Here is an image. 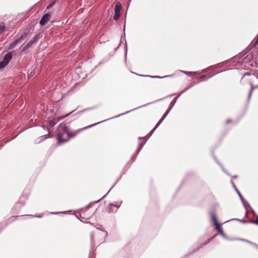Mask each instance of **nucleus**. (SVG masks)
Here are the masks:
<instances>
[{
    "mask_svg": "<svg viewBox=\"0 0 258 258\" xmlns=\"http://www.w3.org/2000/svg\"><path fill=\"white\" fill-rule=\"evenodd\" d=\"M107 119H106L107 120ZM106 120L94 123L93 124L86 126L85 127H83L82 128L79 129L75 132L74 134H71L69 133V129L66 125L63 126H60L59 127V131L58 133L57 136V139L58 140V142L60 143H63L66 142H67L69 140V138L70 137H74L77 134L79 133L81 131L85 130L86 128H88L89 127H91L92 126H93L96 124H98L102 122L105 121Z\"/></svg>",
    "mask_w": 258,
    "mask_h": 258,
    "instance_id": "1",
    "label": "nucleus"
},
{
    "mask_svg": "<svg viewBox=\"0 0 258 258\" xmlns=\"http://www.w3.org/2000/svg\"><path fill=\"white\" fill-rule=\"evenodd\" d=\"M107 194L104 195L102 198L98 200L92 202L90 203L88 205L86 206L85 207L81 209L82 212L80 214V216L82 218L85 219L86 217L85 216L83 217L82 214L85 215V213L88 211V209L94 204L99 203L102 199L104 198L106 196Z\"/></svg>",
    "mask_w": 258,
    "mask_h": 258,
    "instance_id": "2",
    "label": "nucleus"
},
{
    "mask_svg": "<svg viewBox=\"0 0 258 258\" xmlns=\"http://www.w3.org/2000/svg\"><path fill=\"white\" fill-rule=\"evenodd\" d=\"M11 58L12 54L10 53H7L4 58L3 61L0 62V68H3L6 66H7L9 63Z\"/></svg>",
    "mask_w": 258,
    "mask_h": 258,
    "instance_id": "3",
    "label": "nucleus"
},
{
    "mask_svg": "<svg viewBox=\"0 0 258 258\" xmlns=\"http://www.w3.org/2000/svg\"><path fill=\"white\" fill-rule=\"evenodd\" d=\"M172 107H171L163 115L162 117L160 119L159 121L157 123L156 126L150 132L149 135H151L154 132V131L156 129V128L162 123V122L163 121L164 118L166 117V116L167 115V114L170 112V110L171 109Z\"/></svg>",
    "mask_w": 258,
    "mask_h": 258,
    "instance_id": "4",
    "label": "nucleus"
},
{
    "mask_svg": "<svg viewBox=\"0 0 258 258\" xmlns=\"http://www.w3.org/2000/svg\"><path fill=\"white\" fill-rule=\"evenodd\" d=\"M172 107H171L163 115L162 117L160 119L159 121L157 123L156 126L150 132L149 135H151L154 132V131L156 129V128L162 123V122L163 121L164 118L166 117V116L167 115V114L170 112V110L171 109Z\"/></svg>",
    "mask_w": 258,
    "mask_h": 258,
    "instance_id": "5",
    "label": "nucleus"
},
{
    "mask_svg": "<svg viewBox=\"0 0 258 258\" xmlns=\"http://www.w3.org/2000/svg\"><path fill=\"white\" fill-rule=\"evenodd\" d=\"M215 229L224 239L228 240H230V239L225 234L220 224L216 225V226H215Z\"/></svg>",
    "mask_w": 258,
    "mask_h": 258,
    "instance_id": "6",
    "label": "nucleus"
},
{
    "mask_svg": "<svg viewBox=\"0 0 258 258\" xmlns=\"http://www.w3.org/2000/svg\"><path fill=\"white\" fill-rule=\"evenodd\" d=\"M90 239H91V247H90L89 257H92L91 253L92 252L93 253L94 252V251L96 250V249L95 248V244H94V241H93V235L92 233L90 234Z\"/></svg>",
    "mask_w": 258,
    "mask_h": 258,
    "instance_id": "7",
    "label": "nucleus"
},
{
    "mask_svg": "<svg viewBox=\"0 0 258 258\" xmlns=\"http://www.w3.org/2000/svg\"><path fill=\"white\" fill-rule=\"evenodd\" d=\"M50 19V15L49 14H45L41 19L40 24L41 25H44Z\"/></svg>",
    "mask_w": 258,
    "mask_h": 258,
    "instance_id": "8",
    "label": "nucleus"
},
{
    "mask_svg": "<svg viewBox=\"0 0 258 258\" xmlns=\"http://www.w3.org/2000/svg\"><path fill=\"white\" fill-rule=\"evenodd\" d=\"M37 217L38 218H41V215H22V216H13L12 218L13 220H17L19 219V218H22V217H26V218H31V217Z\"/></svg>",
    "mask_w": 258,
    "mask_h": 258,
    "instance_id": "9",
    "label": "nucleus"
},
{
    "mask_svg": "<svg viewBox=\"0 0 258 258\" xmlns=\"http://www.w3.org/2000/svg\"><path fill=\"white\" fill-rule=\"evenodd\" d=\"M25 205V202L23 201L19 202L16 203L15 205L13 208L14 210H19L20 209L21 207Z\"/></svg>",
    "mask_w": 258,
    "mask_h": 258,
    "instance_id": "10",
    "label": "nucleus"
},
{
    "mask_svg": "<svg viewBox=\"0 0 258 258\" xmlns=\"http://www.w3.org/2000/svg\"><path fill=\"white\" fill-rule=\"evenodd\" d=\"M210 242H211L210 240H209V239H208L205 242L200 244V245L199 246H198L197 247V248H195L192 252H195L196 251H198V250H199L200 249L202 248L204 246L208 244H209Z\"/></svg>",
    "mask_w": 258,
    "mask_h": 258,
    "instance_id": "11",
    "label": "nucleus"
},
{
    "mask_svg": "<svg viewBox=\"0 0 258 258\" xmlns=\"http://www.w3.org/2000/svg\"><path fill=\"white\" fill-rule=\"evenodd\" d=\"M231 183L233 188H234L235 190L237 193L240 200L243 201V198L242 196L241 195V194H240V192H239V191L238 190V189H237V188L236 187L234 181L233 180H231Z\"/></svg>",
    "mask_w": 258,
    "mask_h": 258,
    "instance_id": "12",
    "label": "nucleus"
},
{
    "mask_svg": "<svg viewBox=\"0 0 258 258\" xmlns=\"http://www.w3.org/2000/svg\"><path fill=\"white\" fill-rule=\"evenodd\" d=\"M26 37V35L24 34L22 36L20 39H17L15 40L13 43L11 44V46L13 48L18 43L21 42V40L24 38Z\"/></svg>",
    "mask_w": 258,
    "mask_h": 258,
    "instance_id": "13",
    "label": "nucleus"
},
{
    "mask_svg": "<svg viewBox=\"0 0 258 258\" xmlns=\"http://www.w3.org/2000/svg\"><path fill=\"white\" fill-rule=\"evenodd\" d=\"M107 211L108 213H116L117 210L116 208H115L113 206H110V204L108 205L107 207Z\"/></svg>",
    "mask_w": 258,
    "mask_h": 258,
    "instance_id": "14",
    "label": "nucleus"
},
{
    "mask_svg": "<svg viewBox=\"0 0 258 258\" xmlns=\"http://www.w3.org/2000/svg\"><path fill=\"white\" fill-rule=\"evenodd\" d=\"M122 201H120V202H117L115 204L110 203V205L113 206V207L115 208H116L117 210L120 207V206L122 204Z\"/></svg>",
    "mask_w": 258,
    "mask_h": 258,
    "instance_id": "15",
    "label": "nucleus"
},
{
    "mask_svg": "<svg viewBox=\"0 0 258 258\" xmlns=\"http://www.w3.org/2000/svg\"><path fill=\"white\" fill-rule=\"evenodd\" d=\"M121 9V5L119 3H117L115 7V13H120V11Z\"/></svg>",
    "mask_w": 258,
    "mask_h": 258,
    "instance_id": "16",
    "label": "nucleus"
},
{
    "mask_svg": "<svg viewBox=\"0 0 258 258\" xmlns=\"http://www.w3.org/2000/svg\"><path fill=\"white\" fill-rule=\"evenodd\" d=\"M212 220L213 221L215 226H216V225H218L220 224L218 223V220H217V219L216 218V215H215V214L214 213H213L212 215Z\"/></svg>",
    "mask_w": 258,
    "mask_h": 258,
    "instance_id": "17",
    "label": "nucleus"
},
{
    "mask_svg": "<svg viewBox=\"0 0 258 258\" xmlns=\"http://www.w3.org/2000/svg\"><path fill=\"white\" fill-rule=\"evenodd\" d=\"M35 68H32L29 71L28 76L29 78H30L34 75L35 72H34Z\"/></svg>",
    "mask_w": 258,
    "mask_h": 258,
    "instance_id": "18",
    "label": "nucleus"
},
{
    "mask_svg": "<svg viewBox=\"0 0 258 258\" xmlns=\"http://www.w3.org/2000/svg\"><path fill=\"white\" fill-rule=\"evenodd\" d=\"M250 85H251V90H250V91L249 92V95H248V98H249L250 97V96L251 95L252 92L253 90L254 89L258 87V85L256 86H254L252 83H251Z\"/></svg>",
    "mask_w": 258,
    "mask_h": 258,
    "instance_id": "19",
    "label": "nucleus"
},
{
    "mask_svg": "<svg viewBox=\"0 0 258 258\" xmlns=\"http://www.w3.org/2000/svg\"><path fill=\"white\" fill-rule=\"evenodd\" d=\"M241 202L242 203V205H243V206L244 207L245 210L247 209V207H250V205L248 204V203H247V202L245 201L244 199H243V201L241 200Z\"/></svg>",
    "mask_w": 258,
    "mask_h": 258,
    "instance_id": "20",
    "label": "nucleus"
},
{
    "mask_svg": "<svg viewBox=\"0 0 258 258\" xmlns=\"http://www.w3.org/2000/svg\"><path fill=\"white\" fill-rule=\"evenodd\" d=\"M256 219L255 220L249 221V223H252L258 225V215H255Z\"/></svg>",
    "mask_w": 258,
    "mask_h": 258,
    "instance_id": "21",
    "label": "nucleus"
},
{
    "mask_svg": "<svg viewBox=\"0 0 258 258\" xmlns=\"http://www.w3.org/2000/svg\"><path fill=\"white\" fill-rule=\"evenodd\" d=\"M107 233L105 231H101L99 232V235L102 237H105L107 236Z\"/></svg>",
    "mask_w": 258,
    "mask_h": 258,
    "instance_id": "22",
    "label": "nucleus"
},
{
    "mask_svg": "<svg viewBox=\"0 0 258 258\" xmlns=\"http://www.w3.org/2000/svg\"><path fill=\"white\" fill-rule=\"evenodd\" d=\"M144 77H151V78H165V77H169L170 76H164V77H159V76H149V75H146V76H144Z\"/></svg>",
    "mask_w": 258,
    "mask_h": 258,
    "instance_id": "23",
    "label": "nucleus"
},
{
    "mask_svg": "<svg viewBox=\"0 0 258 258\" xmlns=\"http://www.w3.org/2000/svg\"><path fill=\"white\" fill-rule=\"evenodd\" d=\"M182 73H183L185 74L190 75L191 74H196V72H186V71H182Z\"/></svg>",
    "mask_w": 258,
    "mask_h": 258,
    "instance_id": "24",
    "label": "nucleus"
},
{
    "mask_svg": "<svg viewBox=\"0 0 258 258\" xmlns=\"http://www.w3.org/2000/svg\"><path fill=\"white\" fill-rule=\"evenodd\" d=\"M120 17L119 13H115V15L114 16V19L116 21L118 20Z\"/></svg>",
    "mask_w": 258,
    "mask_h": 258,
    "instance_id": "25",
    "label": "nucleus"
},
{
    "mask_svg": "<svg viewBox=\"0 0 258 258\" xmlns=\"http://www.w3.org/2000/svg\"><path fill=\"white\" fill-rule=\"evenodd\" d=\"M35 40L34 39L33 40H31L26 46V48H29V47H30V46L32 45V43H34Z\"/></svg>",
    "mask_w": 258,
    "mask_h": 258,
    "instance_id": "26",
    "label": "nucleus"
},
{
    "mask_svg": "<svg viewBox=\"0 0 258 258\" xmlns=\"http://www.w3.org/2000/svg\"><path fill=\"white\" fill-rule=\"evenodd\" d=\"M239 240H241V241H245V242H247L248 243H249L250 244L252 243V242L248 240H246V239H239Z\"/></svg>",
    "mask_w": 258,
    "mask_h": 258,
    "instance_id": "27",
    "label": "nucleus"
},
{
    "mask_svg": "<svg viewBox=\"0 0 258 258\" xmlns=\"http://www.w3.org/2000/svg\"><path fill=\"white\" fill-rule=\"evenodd\" d=\"M5 27L4 26L0 25V33H2L5 30Z\"/></svg>",
    "mask_w": 258,
    "mask_h": 258,
    "instance_id": "28",
    "label": "nucleus"
},
{
    "mask_svg": "<svg viewBox=\"0 0 258 258\" xmlns=\"http://www.w3.org/2000/svg\"><path fill=\"white\" fill-rule=\"evenodd\" d=\"M145 143H146V141H143L141 143L140 147L139 150H140L144 146V145L145 144Z\"/></svg>",
    "mask_w": 258,
    "mask_h": 258,
    "instance_id": "29",
    "label": "nucleus"
},
{
    "mask_svg": "<svg viewBox=\"0 0 258 258\" xmlns=\"http://www.w3.org/2000/svg\"><path fill=\"white\" fill-rule=\"evenodd\" d=\"M239 222L244 224L249 223V221L240 219Z\"/></svg>",
    "mask_w": 258,
    "mask_h": 258,
    "instance_id": "30",
    "label": "nucleus"
},
{
    "mask_svg": "<svg viewBox=\"0 0 258 258\" xmlns=\"http://www.w3.org/2000/svg\"><path fill=\"white\" fill-rule=\"evenodd\" d=\"M240 219H238V218H233V219H231L229 220H228L226 222H229V221H239Z\"/></svg>",
    "mask_w": 258,
    "mask_h": 258,
    "instance_id": "31",
    "label": "nucleus"
},
{
    "mask_svg": "<svg viewBox=\"0 0 258 258\" xmlns=\"http://www.w3.org/2000/svg\"><path fill=\"white\" fill-rule=\"evenodd\" d=\"M97 210V209H96L95 210V211H93V212H91V213H90V216H92L93 215H94L95 213V212H96V211Z\"/></svg>",
    "mask_w": 258,
    "mask_h": 258,
    "instance_id": "32",
    "label": "nucleus"
},
{
    "mask_svg": "<svg viewBox=\"0 0 258 258\" xmlns=\"http://www.w3.org/2000/svg\"><path fill=\"white\" fill-rule=\"evenodd\" d=\"M245 210H246V211H245V213L244 217L245 218H247L248 217V210L246 209Z\"/></svg>",
    "mask_w": 258,
    "mask_h": 258,
    "instance_id": "33",
    "label": "nucleus"
},
{
    "mask_svg": "<svg viewBox=\"0 0 258 258\" xmlns=\"http://www.w3.org/2000/svg\"><path fill=\"white\" fill-rule=\"evenodd\" d=\"M60 212H51L50 214H52V215H58L59 214H60Z\"/></svg>",
    "mask_w": 258,
    "mask_h": 258,
    "instance_id": "34",
    "label": "nucleus"
},
{
    "mask_svg": "<svg viewBox=\"0 0 258 258\" xmlns=\"http://www.w3.org/2000/svg\"><path fill=\"white\" fill-rule=\"evenodd\" d=\"M251 212L252 213V214H253V215L255 217V215H257L255 212V211L252 209L251 208Z\"/></svg>",
    "mask_w": 258,
    "mask_h": 258,
    "instance_id": "35",
    "label": "nucleus"
},
{
    "mask_svg": "<svg viewBox=\"0 0 258 258\" xmlns=\"http://www.w3.org/2000/svg\"><path fill=\"white\" fill-rule=\"evenodd\" d=\"M217 235L216 234L215 235L213 236H212L211 237H210L209 239V240H210V241H211L212 240H213L215 236H216Z\"/></svg>",
    "mask_w": 258,
    "mask_h": 258,
    "instance_id": "36",
    "label": "nucleus"
},
{
    "mask_svg": "<svg viewBox=\"0 0 258 258\" xmlns=\"http://www.w3.org/2000/svg\"><path fill=\"white\" fill-rule=\"evenodd\" d=\"M130 111H128L126 112V113H122V114H119V115H117V116H115V117H117L120 116V115H123V114H126V113H128V112H130Z\"/></svg>",
    "mask_w": 258,
    "mask_h": 258,
    "instance_id": "37",
    "label": "nucleus"
},
{
    "mask_svg": "<svg viewBox=\"0 0 258 258\" xmlns=\"http://www.w3.org/2000/svg\"><path fill=\"white\" fill-rule=\"evenodd\" d=\"M50 124L52 125H53L55 124V122L50 121Z\"/></svg>",
    "mask_w": 258,
    "mask_h": 258,
    "instance_id": "38",
    "label": "nucleus"
},
{
    "mask_svg": "<svg viewBox=\"0 0 258 258\" xmlns=\"http://www.w3.org/2000/svg\"><path fill=\"white\" fill-rule=\"evenodd\" d=\"M116 184V182H115V184L110 188V189H109V190L107 192V193L106 194L107 195L108 194V192H109V191L111 189V188L114 186V185Z\"/></svg>",
    "mask_w": 258,
    "mask_h": 258,
    "instance_id": "39",
    "label": "nucleus"
},
{
    "mask_svg": "<svg viewBox=\"0 0 258 258\" xmlns=\"http://www.w3.org/2000/svg\"><path fill=\"white\" fill-rule=\"evenodd\" d=\"M129 249V246H126L125 248H124V250H126L127 249Z\"/></svg>",
    "mask_w": 258,
    "mask_h": 258,
    "instance_id": "40",
    "label": "nucleus"
},
{
    "mask_svg": "<svg viewBox=\"0 0 258 258\" xmlns=\"http://www.w3.org/2000/svg\"><path fill=\"white\" fill-rule=\"evenodd\" d=\"M251 244V245H253V246H255V245H256V243H254V242H252V243H251V244Z\"/></svg>",
    "mask_w": 258,
    "mask_h": 258,
    "instance_id": "41",
    "label": "nucleus"
},
{
    "mask_svg": "<svg viewBox=\"0 0 258 258\" xmlns=\"http://www.w3.org/2000/svg\"><path fill=\"white\" fill-rule=\"evenodd\" d=\"M251 244V245H253V246H255V245H256V243H254V242H252V243H251V244Z\"/></svg>",
    "mask_w": 258,
    "mask_h": 258,
    "instance_id": "42",
    "label": "nucleus"
},
{
    "mask_svg": "<svg viewBox=\"0 0 258 258\" xmlns=\"http://www.w3.org/2000/svg\"><path fill=\"white\" fill-rule=\"evenodd\" d=\"M253 80H257V77L253 76Z\"/></svg>",
    "mask_w": 258,
    "mask_h": 258,
    "instance_id": "43",
    "label": "nucleus"
},
{
    "mask_svg": "<svg viewBox=\"0 0 258 258\" xmlns=\"http://www.w3.org/2000/svg\"><path fill=\"white\" fill-rule=\"evenodd\" d=\"M237 177V175H235L232 176V178H236Z\"/></svg>",
    "mask_w": 258,
    "mask_h": 258,
    "instance_id": "44",
    "label": "nucleus"
},
{
    "mask_svg": "<svg viewBox=\"0 0 258 258\" xmlns=\"http://www.w3.org/2000/svg\"><path fill=\"white\" fill-rule=\"evenodd\" d=\"M176 100H174V101H172V103H173V104L175 103Z\"/></svg>",
    "mask_w": 258,
    "mask_h": 258,
    "instance_id": "45",
    "label": "nucleus"
},
{
    "mask_svg": "<svg viewBox=\"0 0 258 258\" xmlns=\"http://www.w3.org/2000/svg\"><path fill=\"white\" fill-rule=\"evenodd\" d=\"M176 100H174V101H172V103H173V104L175 103Z\"/></svg>",
    "mask_w": 258,
    "mask_h": 258,
    "instance_id": "46",
    "label": "nucleus"
},
{
    "mask_svg": "<svg viewBox=\"0 0 258 258\" xmlns=\"http://www.w3.org/2000/svg\"><path fill=\"white\" fill-rule=\"evenodd\" d=\"M176 100H174V101H172V103H173V104L175 103Z\"/></svg>",
    "mask_w": 258,
    "mask_h": 258,
    "instance_id": "47",
    "label": "nucleus"
},
{
    "mask_svg": "<svg viewBox=\"0 0 258 258\" xmlns=\"http://www.w3.org/2000/svg\"><path fill=\"white\" fill-rule=\"evenodd\" d=\"M255 247L258 249V245L256 244V245L255 246Z\"/></svg>",
    "mask_w": 258,
    "mask_h": 258,
    "instance_id": "48",
    "label": "nucleus"
},
{
    "mask_svg": "<svg viewBox=\"0 0 258 258\" xmlns=\"http://www.w3.org/2000/svg\"><path fill=\"white\" fill-rule=\"evenodd\" d=\"M194 250V249H193L192 250ZM191 253H194V252H190V253H189V254H191Z\"/></svg>",
    "mask_w": 258,
    "mask_h": 258,
    "instance_id": "49",
    "label": "nucleus"
},
{
    "mask_svg": "<svg viewBox=\"0 0 258 258\" xmlns=\"http://www.w3.org/2000/svg\"><path fill=\"white\" fill-rule=\"evenodd\" d=\"M194 250V249H193L192 250ZM191 253H194V252H190V253H189V254H191Z\"/></svg>",
    "mask_w": 258,
    "mask_h": 258,
    "instance_id": "50",
    "label": "nucleus"
},
{
    "mask_svg": "<svg viewBox=\"0 0 258 258\" xmlns=\"http://www.w3.org/2000/svg\"><path fill=\"white\" fill-rule=\"evenodd\" d=\"M249 75V74H248V73H247V74H245L244 76H245V75Z\"/></svg>",
    "mask_w": 258,
    "mask_h": 258,
    "instance_id": "51",
    "label": "nucleus"
},
{
    "mask_svg": "<svg viewBox=\"0 0 258 258\" xmlns=\"http://www.w3.org/2000/svg\"><path fill=\"white\" fill-rule=\"evenodd\" d=\"M51 5H52L51 4H50V5H49V7H51Z\"/></svg>",
    "mask_w": 258,
    "mask_h": 258,
    "instance_id": "52",
    "label": "nucleus"
},
{
    "mask_svg": "<svg viewBox=\"0 0 258 258\" xmlns=\"http://www.w3.org/2000/svg\"><path fill=\"white\" fill-rule=\"evenodd\" d=\"M136 109V108H135V109ZM134 110H135V109H134ZM131 111H134V109H132Z\"/></svg>",
    "mask_w": 258,
    "mask_h": 258,
    "instance_id": "53",
    "label": "nucleus"
}]
</instances>
